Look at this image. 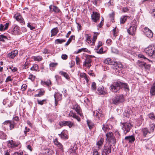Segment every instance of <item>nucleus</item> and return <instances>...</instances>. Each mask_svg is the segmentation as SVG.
I'll list each match as a JSON object with an SVG mask.
<instances>
[{
  "instance_id": "obj_15",
  "label": "nucleus",
  "mask_w": 155,
  "mask_h": 155,
  "mask_svg": "<svg viewBox=\"0 0 155 155\" xmlns=\"http://www.w3.org/2000/svg\"><path fill=\"white\" fill-rule=\"evenodd\" d=\"M73 109L75 110L77 114L79 115L81 117L84 118V117L81 111V110L78 105L77 104L75 105L73 107Z\"/></svg>"
},
{
  "instance_id": "obj_61",
  "label": "nucleus",
  "mask_w": 155,
  "mask_h": 155,
  "mask_svg": "<svg viewBox=\"0 0 155 155\" xmlns=\"http://www.w3.org/2000/svg\"><path fill=\"white\" fill-rule=\"evenodd\" d=\"M102 43L101 41H99L98 42V45L96 47V49L98 50L101 46H102Z\"/></svg>"
},
{
  "instance_id": "obj_28",
  "label": "nucleus",
  "mask_w": 155,
  "mask_h": 155,
  "mask_svg": "<svg viewBox=\"0 0 155 155\" xmlns=\"http://www.w3.org/2000/svg\"><path fill=\"white\" fill-rule=\"evenodd\" d=\"M41 84L44 86L46 85L47 86H51V83L50 80H48L45 81H41Z\"/></svg>"
},
{
  "instance_id": "obj_7",
  "label": "nucleus",
  "mask_w": 155,
  "mask_h": 155,
  "mask_svg": "<svg viewBox=\"0 0 155 155\" xmlns=\"http://www.w3.org/2000/svg\"><path fill=\"white\" fill-rule=\"evenodd\" d=\"M111 144L110 143H106L102 150V155H108L111 152Z\"/></svg>"
},
{
  "instance_id": "obj_27",
  "label": "nucleus",
  "mask_w": 155,
  "mask_h": 155,
  "mask_svg": "<svg viewBox=\"0 0 155 155\" xmlns=\"http://www.w3.org/2000/svg\"><path fill=\"white\" fill-rule=\"evenodd\" d=\"M54 99L58 101H60L62 98V95L58 93H56L54 95Z\"/></svg>"
},
{
  "instance_id": "obj_31",
  "label": "nucleus",
  "mask_w": 155,
  "mask_h": 155,
  "mask_svg": "<svg viewBox=\"0 0 155 155\" xmlns=\"http://www.w3.org/2000/svg\"><path fill=\"white\" fill-rule=\"evenodd\" d=\"M121 85H120V89L123 87L127 91L129 90V87L127 83H124L121 82Z\"/></svg>"
},
{
  "instance_id": "obj_35",
  "label": "nucleus",
  "mask_w": 155,
  "mask_h": 155,
  "mask_svg": "<svg viewBox=\"0 0 155 155\" xmlns=\"http://www.w3.org/2000/svg\"><path fill=\"white\" fill-rule=\"evenodd\" d=\"M45 93V91L40 89L39 91L38 94H35L34 96L35 97H41L44 95Z\"/></svg>"
},
{
  "instance_id": "obj_63",
  "label": "nucleus",
  "mask_w": 155,
  "mask_h": 155,
  "mask_svg": "<svg viewBox=\"0 0 155 155\" xmlns=\"http://www.w3.org/2000/svg\"><path fill=\"white\" fill-rule=\"evenodd\" d=\"M27 85L25 84H23L21 86V89L22 91H25L26 90Z\"/></svg>"
},
{
  "instance_id": "obj_60",
  "label": "nucleus",
  "mask_w": 155,
  "mask_h": 155,
  "mask_svg": "<svg viewBox=\"0 0 155 155\" xmlns=\"http://www.w3.org/2000/svg\"><path fill=\"white\" fill-rule=\"evenodd\" d=\"M96 84L95 82H93L91 84V88L93 90H96Z\"/></svg>"
},
{
  "instance_id": "obj_47",
  "label": "nucleus",
  "mask_w": 155,
  "mask_h": 155,
  "mask_svg": "<svg viewBox=\"0 0 155 155\" xmlns=\"http://www.w3.org/2000/svg\"><path fill=\"white\" fill-rule=\"evenodd\" d=\"M15 124H16L14 121H11L10 124H9L10 129V130H12L14 128Z\"/></svg>"
},
{
  "instance_id": "obj_53",
  "label": "nucleus",
  "mask_w": 155,
  "mask_h": 155,
  "mask_svg": "<svg viewBox=\"0 0 155 155\" xmlns=\"http://www.w3.org/2000/svg\"><path fill=\"white\" fill-rule=\"evenodd\" d=\"M150 130L151 132H153L155 129V124H152L150 126Z\"/></svg>"
},
{
  "instance_id": "obj_50",
  "label": "nucleus",
  "mask_w": 155,
  "mask_h": 155,
  "mask_svg": "<svg viewBox=\"0 0 155 155\" xmlns=\"http://www.w3.org/2000/svg\"><path fill=\"white\" fill-rule=\"evenodd\" d=\"M106 136L107 137V139H108L109 138H111L112 137H114L113 136V134L112 132L108 133L106 134Z\"/></svg>"
},
{
  "instance_id": "obj_56",
  "label": "nucleus",
  "mask_w": 155,
  "mask_h": 155,
  "mask_svg": "<svg viewBox=\"0 0 155 155\" xmlns=\"http://www.w3.org/2000/svg\"><path fill=\"white\" fill-rule=\"evenodd\" d=\"M96 52L97 53L99 54H101L104 53V51H103V49L102 47H101L99 50L97 51Z\"/></svg>"
},
{
  "instance_id": "obj_14",
  "label": "nucleus",
  "mask_w": 155,
  "mask_h": 155,
  "mask_svg": "<svg viewBox=\"0 0 155 155\" xmlns=\"http://www.w3.org/2000/svg\"><path fill=\"white\" fill-rule=\"evenodd\" d=\"M58 135L61 139L63 140L68 139V131L65 130H63L60 134H59Z\"/></svg>"
},
{
  "instance_id": "obj_45",
  "label": "nucleus",
  "mask_w": 155,
  "mask_h": 155,
  "mask_svg": "<svg viewBox=\"0 0 155 155\" xmlns=\"http://www.w3.org/2000/svg\"><path fill=\"white\" fill-rule=\"evenodd\" d=\"M104 142V139L103 138H101L97 142V145L101 146Z\"/></svg>"
},
{
  "instance_id": "obj_33",
  "label": "nucleus",
  "mask_w": 155,
  "mask_h": 155,
  "mask_svg": "<svg viewBox=\"0 0 155 155\" xmlns=\"http://www.w3.org/2000/svg\"><path fill=\"white\" fill-rule=\"evenodd\" d=\"M115 63L117 64L115 66L114 69H116L117 70V71L119 72V71H120V69L123 68V66L120 63L117 64L116 62Z\"/></svg>"
},
{
  "instance_id": "obj_5",
  "label": "nucleus",
  "mask_w": 155,
  "mask_h": 155,
  "mask_svg": "<svg viewBox=\"0 0 155 155\" xmlns=\"http://www.w3.org/2000/svg\"><path fill=\"white\" fill-rule=\"evenodd\" d=\"M94 57V56L87 55L85 61L84 62L83 66L86 67L88 69H89L91 66L92 58Z\"/></svg>"
},
{
  "instance_id": "obj_55",
  "label": "nucleus",
  "mask_w": 155,
  "mask_h": 155,
  "mask_svg": "<svg viewBox=\"0 0 155 155\" xmlns=\"http://www.w3.org/2000/svg\"><path fill=\"white\" fill-rule=\"evenodd\" d=\"M29 63L28 62H26L23 65V68L24 69H26L28 68Z\"/></svg>"
},
{
  "instance_id": "obj_6",
  "label": "nucleus",
  "mask_w": 155,
  "mask_h": 155,
  "mask_svg": "<svg viewBox=\"0 0 155 155\" xmlns=\"http://www.w3.org/2000/svg\"><path fill=\"white\" fill-rule=\"evenodd\" d=\"M121 124L123 125L122 129L123 130L124 134L126 135L130 131L132 127V125L130 123L128 122L122 123Z\"/></svg>"
},
{
  "instance_id": "obj_11",
  "label": "nucleus",
  "mask_w": 155,
  "mask_h": 155,
  "mask_svg": "<svg viewBox=\"0 0 155 155\" xmlns=\"http://www.w3.org/2000/svg\"><path fill=\"white\" fill-rule=\"evenodd\" d=\"M14 17L16 19L17 21L20 22L22 25L25 24V22L24 19L19 13H17L15 14L14 15Z\"/></svg>"
},
{
  "instance_id": "obj_40",
  "label": "nucleus",
  "mask_w": 155,
  "mask_h": 155,
  "mask_svg": "<svg viewBox=\"0 0 155 155\" xmlns=\"http://www.w3.org/2000/svg\"><path fill=\"white\" fill-rule=\"evenodd\" d=\"M66 41L64 39H57L55 41V44H61L62 43L65 42Z\"/></svg>"
},
{
  "instance_id": "obj_48",
  "label": "nucleus",
  "mask_w": 155,
  "mask_h": 155,
  "mask_svg": "<svg viewBox=\"0 0 155 155\" xmlns=\"http://www.w3.org/2000/svg\"><path fill=\"white\" fill-rule=\"evenodd\" d=\"M150 65L148 64L145 63L143 68L145 69L146 71H149L150 70Z\"/></svg>"
},
{
  "instance_id": "obj_18",
  "label": "nucleus",
  "mask_w": 155,
  "mask_h": 155,
  "mask_svg": "<svg viewBox=\"0 0 155 155\" xmlns=\"http://www.w3.org/2000/svg\"><path fill=\"white\" fill-rule=\"evenodd\" d=\"M18 51L17 50H14L7 54V56L12 59H13L18 54Z\"/></svg>"
},
{
  "instance_id": "obj_46",
  "label": "nucleus",
  "mask_w": 155,
  "mask_h": 155,
  "mask_svg": "<svg viewBox=\"0 0 155 155\" xmlns=\"http://www.w3.org/2000/svg\"><path fill=\"white\" fill-rule=\"evenodd\" d=\"M8 40V38L7 37L3 35H0V41L5 42V40Z\"/></svg>"
},
{
  "instance_id": "obj_4",
  "label": "nucleus",
  "mask_w": 155,
  "mask_h": 155,
  "mask_svg": "<svg viewBox=\"0 0 155 155\" xmlns=\"http://www.w3.org/2000/svg\"><path fill=\"white\" fill-rule=\"evenodd\" d=\"M8 146L12 149H14L16 147L20 149L21 147V144L19 141H14L13 140H8Z\"/></svg>"
},
{
  "instance_id": "obj_39",
  "label": "nucleus",
  "mask_w": 155,
  "mask_h": 155,
  "mask_svg": "<svg viewBox=\"0 0 155 155\" xmlns=\"http://www.w3.org/2000/svg\"><path fill=\"white\" fill-rule=\"evenodd\" d=\"M87 124L89 128L91 130L93 127L94 124L90 120H87Z\"/></svg>"
},
{
  "instance_id": "obj_22",
  "label": "nucleus",
  "mask_w": 155,
  "mask_h": 155,
  "mask_svg": "<svg viewBox=\"0 0 155 155\" xmlns=\"http://www.w3.org/2000/svg\"><path fill=\"white\" fill-rule=\"evenodd\" d=\"M69 115L73 118H75L78 121L80 122L81 120L80 118L75 113H73V111L71 110L69 114Z\"/></svg>"
},
{
  "instance_id": "obj_38",
  "label": "nucleus",
  "mask_w": 155,
  "mask_h": 155,
  "mask_svg": "<svg viewBox=\"0 0 155 155\" xmlns=\"http://www.w3.org/2000/svg\"><path fill=\"white\" fill-rule=\"evenodd\" d=\"M109 142V143H110L111 144H114L116 143V141L115 137H113L112 138H109L108 139H107Z\"/></svg>"
},
{
  "instance_id": "obj_42",
  "label": "nucleus",
  "mask_w": 155,
  "mask_h": 155,
  "mask_svg": "<svg viewBox=\"0 0 155 155\" xmlns=\"http://www.w3.org/2000/svg\"><path fill=\"white\" fill-rule=\"evenodd\" d=\"M74 38V35H71V36L68 39V41L65 44V46H67L72 41V40L73 38Z\"/></svg>"
},
{
  "instance_id": "obj_59",
  "label": "nucleus",
  "mask_w": 155,
  "mask_h": 155,
  "mask_svg": "<svg viewBox=\"0 0 155 155\" xmlns=\"http://www.w3.org/2000/svg\"><path fill=\"white\" fill-rule=\"evenodd\" d=\"M30 129L28 128L27 127H25V130H24V135L25 136H27V133L29 131Z\"/></svg>"
},
{
  "instance_id": "obj_26",
  "label": "nucleus",
  "mask_w": 155,
  "mask_h": 155,
  "mask_svg": "<svg viewBox=\"0 0 155 155\" xmlns=\"http://www.w3.org/2000/svg\"><path fill=\"white\" fill-rule=\"evenodd\" d=\"M142 134L144 137H147L148 134H150V132L149 131L147 128H144L142 129Z\"/></svg>"
},
{
  "instance_id": "obj_51",
  "label": "nucleus",
  "mask_w": 155,
  "mask_h": 155,
  "mask_svg": "<svg viewBox=\"0 0 155 155\" xmlns=\"http://www.w3.org/2000/svg\"><path fill=\"white\" fill-rule=\"evenodd\" d=\"M127 18V16H125L122 18H121L120 20V22L121 23H124L126 21Z\"/></svg>"
},
{
  "instance_id": "obj_29",
  "label": "nucleus",
  "mask_w": 155,
  "mask_h": 155,
  "mask_svg": "<svg viewBox=\"0 0 155 155\" xmlns=\"http://www.w3.org/2000/svg\"><path fill=\"white\" fill-rule=\"evenodd\" d=\"M59 31L57 27L53 28L51 30V37L55 36L57 35Z\"/></svg>"
},
{
  "instance_id": "obj_49",
  "label": "nucleus",
  "mask_w": 155,
  "mask_h": 155,
  "mask_svg": "<svg viewBox=\"0 0 155 155\" xmlns=\"http://www.w3.org/2000/svg\"><path fill=\"white\" fill-rule=\"evenodd\" d=\"M149 117L151 120H153L155 121V115L154 114L152 113L148 114Z\"/></svg>"
},
{
  "instance_id": "obj_21",
  "label": "nucleus",
  "mask_w": 155,
  "mask_h": 155,
  "mask_svg": "<svg viewBox=\"0 0 155 155\" xmlns=\"http://www.w3.org/2000/svg\"><path fill=\"white\" fill-rule=\"evenodd\" d=\"M13 29L12 33L13 34L16 35L18 34L19 32V30L20 28L17 25H14L13 26Z\"/></svg>"
},
{
  "instance_id": "obj_13",
  "label": "nucleus",
  "mask_w": 155,
  "mask_h": 155,
  "mask_svg": "<svg viewBox=\"0 0 155 155\" xmlns=\"http://www.w3.org/2000/svg\"><path fill=\"white\" fill-rule=\"evenodd\" d=\"M97 91L99 94L104 95L108 93L106 88H104L102 86H101L98 87Z\"/></svg>"
},
{
  "instance_id": "obj_16",
  "label": "nucleus",
  "mask_w": 155,
  "mask_h": 155,
  "mask_svg": "<svg viewBox=\"0 0 155 155\" xmlns=\"http://www.w3.org/2000/svg\"><path fill=\"white\" fill-rule=\"evenodd\" d=\"M100 14L97 12H93V14L91 17L92 20L93 21L96 22L100 18Z\"/></svg>"
},
{
  "instance_id": "obj_62",
  "label": "nucleus",
  "mask_w": 155,
  "mask_h": 155,
  "mask_svg": "<svg viewBox=\"0 0 155 155\" xmlns=\"http://www.w3.org/2000/svg\"><path fill=\"white\" fill-rule=\"evenodd\" d=\"M114 15L115 13L114 12H112L109 15L110 18L113 20L114 19Z\"/></svg>"
},
{
  "instance_id": "obj_32",
  "label": "nucleus",
  "mask_w": 155,
  "mask_h": 155,
  "mask_svg": "<svg viewBox=\"0 0 155 155\" xmlns=\"http://www.w3.org/2000/svg\"><path fill=\"white\" fill-rule=\"evenodd\" d=\"M115 63L117 64L115 66L114 69H116L117 70V71L119 72V71H120V69L123 68V66L120 63L117 64L116 62Z\"/></svg>"
},
{
  "instance_id": "obj_12",
  "label": "nucleus",
  "mask_w": 155,
  "mask_h": 155,
  "mask_svg": "<svg viewBox=\"0 0 155 155\" xmlns=\"http://www.w3.org/2000/svg\"><path fill=\"white\" fill-rule=\"evenodd\" d=\"M78 147L77 145H74V146L69 150L68 152L70 155H78Z\"/></svg>"
},
{
  "instance_id": "obj_41",
  "label": "nucleus",
  "mask_w": 155,
  "mask_h": 155,
  "mask_svg": "<svg viewBox=\"0 0 155 155\" xmlns=\"http://www.w3.org/2000/svg\"><path fill=\"white\" fill-rule=\"evenodd\" d=\"M58 65V63H51L49 64L50 69L51 70L53 68L55 67Z\"/></svg>"
},
{
  "instance_id": "obj_17",
  "label": "nucleus",
  "mask_w": 155,
  "mask_h": 155,
  "mask_svg": "<svg viewBox=\"0 0 155 155\" xmlns=\"http://www.w3.org/2000/svg\"><path fill=\"white\" fill-rule=\"evenodd\" d=\"M73 125V123L70 121H62L59 122V125L61 127L67 126L70 128Z\"/></svg>"
},
{
  "instance_id": "obj_54",
  "label": "nucleus",
  "mask_w": 155,
  "mask_h": 155,
  "mask_svg": "<svg viewBox=\"0 0 155 155\" xmlns=\"http://www.w3.org/2000/svg\"><path fill=\"white\" fill-rule=\"evenodd\" d=\"M37 102L38 104L41 105H42L43 104L45 103V102H46V100L44 99L41 101L38 100Z\"/></svg>"
},
{
  "instance_id": "obj_24",
  "label": "nucleus",
  "mask_w": 155,
  "mask_h": 155,
  "mask_svg": "<svg viewBox=\"0 0 155 155\" xmlns=\"http://www.w3.org/2000/svg\"><path fill=\"white\" fill-rule=\"evenodd\" d=\"M150 94L151 96H155V81L151 86Z\"/></svg>"
},
{
  "instance_id": "obj_44",
  "label": "nucleus",
  "mask_w": 155,
  "mask_h": 155,
  "mask_svg": "<svg viewBox=\"0 0 155 155\" xmlns=\"http://www.w3.org/2000/svg\"><path fill=\"white\" fill-rule=\"evenodd\" d=\"M0 138L2 139H6V135L2 131H0Z\"/></svg>"
},
{
  "instance_id": "obj_34",
  "label": "nucleus",
  "mask_w": 155,
  "mask_h": 155,
  "mask_svg": "<svg viewBox=\"0 0 155 155\" xmlns=\"http://www.w3.org/2000/svg\"><path fill=\"white\" fill-rule=\"evenodd\" d=\"M80 77L81 78H84L86 81V83H88L89 80L86 74L84 73H81L80 74Z\"/></svg>"
},
{
  "instance_id": "obj_3",
  "label": "nucleus",
  "mask_w": 155,
  "mask_h": 155,
  "mask_svg": "<svg viewBox=\"0 0 155 155\" xmlns=\"http://www.w3.org/2000/svg\"><path fill=\"white\" fill-rule=\"evenodd\" d=\"M121 84V82L120 81L114 82L111 85L110 87V90L114 93H119L120 90V85Z\"/></svg>"
},
{
  "instance_id": "obj_25",
  "label": "nucleus",
  "mask_w": 155,
  "mask_h": 155,
  "mask_svg": "<svg viewBox=\"0 0 155 155\" xmlns=\"http://www.w3.org/2000/svg\"><path fill=\"white\" fill-rule=\"evenodd\" d=\"M59 74L62 76L64 77L68 80L69 81H70V77L68 74L67 73L61 71L59 72Z\"/></svg>"
},
{
  "instance_id": "obj_52",
  "label": "nucleus",
  "mask_w": 155,
  "mask_h": 155,
  "mask_svg": "<svg viewBox=\"0 0 155 155\" xmlns=\"http://www.w3.org/2000/svg\"><path fill=\"white\" fill-rule=\"evenodd\" d=\"M98 35V33H95L94 34L93 37V39L92 40V44H93L94 43L97 37V35Z\"/></svg>"
},
{
  "instance_id": "obj_58",
  "label": "nucleus",
  "mask_w": 155,
  "mask_h": 155,
  "mask_svg": "<svg viewBox=\"0 0 155 155\" xmlns=\"http://www.w3.org/2000/svg\"><path fill=\"white\" fill-rule=\"evenodd\" d=\"M57 147L61 151L63 152V147L61 143H60L59 145H58Z\"/></svg>"
},
{
  "instance_id": "obj_9",
  "label": "nucleus",
  "mask_w": 155,
  "mask_h": 155,
  "mask_svg": "<svg viewBox=\"0 0 155 155\" xmlns=\"http://www.w3.org/2000/svg\"><path fill=\"white\" fill-rule=\"evenodd\" d=\"M94 115L96 117V119L98 120L99 122L101 121L104 118V115L100 110L94 111Z\"/></svg>"
},
{
  "instance_id": "obj_10",
  "label": "nucleus",
  "mask_w": 155,
  "mask_h": 155,
  "mask_svg": "<svg viewBox=\"0 0 155 155\" xmlns=\"http://www.w3.org/2000/svg\"><path fill=\"white\" fill-rule=\"evenodd\" d=\"M143 32L144 35L149 38H151L153 36V33L152 31L147 27H145L143 28Z\"/></svg>"
},
{
  "instance_id": "obj_37",
  "label": "nucleus",
  "mask_w": 155,
  "mask_h": 155,
  "mask_svg": "<svg viewBox=\"0 0 155 155\" xmlns=\"http://www.w3.org/2000/svg\"><path fill=\"white\" fill-rule=\"evenodd\" d=\"M33 59L35 61H40L42 60L43 58L41 56L38 55V56H34Z\"/></svg>"
},
{
  "instance_id": "obj_43",
  "label": "nucleus",
  "mask_w": 155,
  "mask_h": 155,
  "mask_svg": "<svg viewBox=\"0 0 155 155\" xmlns=\"http://www.w3.org/2000/svg\"><path fill=\"white\" fill-rule=\"evenodd\" d=\"M145 63L144 62H142V61L139 60L137 61V64L139 67H141L142 68H143Z\"/></svg>"
},
{
  "instance_id": "obj_8",
  "label": "nucleus",
  "mask_w": 155,
  "mask_h": 155,
  "mask_svg": "<svg viewBox=\"0 0 155 155\" xmlns=\"http://www.w3.org/2000/svg\"><path fill=\"white\" fill-rule=\"evenodd\" d=\"M124 101V99L123 95H118L113 98L112 102L114 104L117 105L123 102Z\"/></svg>"
},
{
  "instance_id": "obj_23",
  "label": "nucleus",
  "mask_w": 155,
  "mask_h": 155,
  "mask_svg": "<svg viewBox=\"0 0 155 155\" xmlns=\"http://www.w3.org/2000/svg\"><path fill=\"white\" fill-rule=\"evenodd\" d=\"M124 139L130 143H133L135 140V138L133 135L126 136Z\"/></svg>"
},
{
  "instance_id": "obj_30",
  "label": "nucleus",
  "mask_w": 155,
  "mask_h": 155,
  "mask_svg": "<svg viewBox=\"0 0 155 155\" xmlns=\"http://www.w3.org/2000/svg\"><path fill=\"white\" fill-rule=\"evenodd\" d=\"M85 36L86 38V41L88 44H91L92 43L91 39V35L86 34H85Z\"/></svg>"
},
{
  "instance_id": "obj_2",
  "label": "nucleus",
  "mask_w": 155,
  "mask_h": 155,
  "mask_svg": "<svg viewBox=\"0 0 155 155\" xmlns=\"http://www.w3.org/2000/svg\"><path fill=\"white\" fill-rule=\"evenodd\" d=\"M144 51L148 55L155 58V45H150L145 49Z\"/></svg>"
},
{
  "instance_id": "obj_57",
  "label": "nucleus",
  "mask_w": 155,
  "mask_h": 155,
  "mask_svg": "<svg viewBox=\"0 0 155 155\" xmlns=\"http://www.w3.org/2000/svg\"><path fill=\"white\" fill-rule=\"evenodd\" d=\"M35 77L33 74H30L28 77V79L31 80L32 81H34L35 78Z\"/></svg>"
},
{
  "instance_id": "obj_20",
  "label": "nucleus",
  "mask_w": 155,
  "mask_h": 155,
  "mask_svg": "<svg viewBox=\"0 0 155 155\" xmlns=\"http://www.w3.org/2000/svg\"><path fill=\"white\" fill-rule=\"evenodd\" d=\"M104 63L105 64H114L116 63L113 58H107L105 59L104 61Z\"/></svg>"
},
{
  "instance_id": "obj_36",
  "label": "nucleus",
  "mask_w": 155,
  "mask_h": 155,
  "mask_svg": "<svg viewBox=\"0 0 155 155\" xmlns=\"http://www.w3.org/2000/svg\"><path fill=\"white\" fill-rule=\"evenodd\" d=\"M30 70L35 71H39L38 66L37 64H34L33 66L31 68Z\"/></svg>"
},
{
  "instance_id": "obj_1",
  "label": "nucleus",
  "mask_w": 155,
  "mask_h": 155,
  "mask_svg": "<svg viewBox=\"0 0 155 155\" xmlns=\"http://www.w3.org/2000/svg\"><path fill=\"white\" fill-rule=\"evenodd\" d=\"M138 25V23L136 20H134L132 21L130 24V26L127 30L128 33L130 35H133L134 34Z\"/></svg>"
},
{
  "instance_id": "obj_64",
  "label": "nucleus",
  "mask_w": 155,
  "mask_h": 155,
  "mask_svg": "<svg viewBox=\"0 0 155 155\" xmlns=\"http://www.w3.org/2000/svg\"><path fill=\"white\" fill-rule=\"evenodd\" d=\"M75 60L76 61V63L77 65H79L80 64V58L76 56L75 58Z\"/></svg>"
},
{
  "instance_id": "obj_19",
  "label": "nucleus",
  "mask_w": 155,
  "mask_h": 155,
  "mask_svg": "<svg viewBox=\"0 0 155 155\" xmlns=\"http://www.w3.org/2000/svg\"><path fill=\"white\" fill-rule=\"evenodd\" d=\"M49 8L51 12H54L56 13L61 12L60 9L56 6L51 5L49 6Z\"/></svg>"
}]
</instances>
